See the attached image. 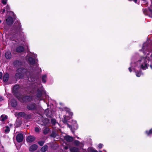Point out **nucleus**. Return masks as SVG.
Segmentation results:
<instances>
[{
	"mask_svg": "<svg viewBox=\"0 0 152 152\" xmlns=\"http://www.w3.org/2000/svg\"><path fill=\"white\" fill-rule=\"evenodd\" d=\"M103 145L102 144H99L98 146V147L99 148H102Z\"/></svg>",
	"mask_w": 152,
	"mask_h": 152,
	"instance_id": "nucleus-40",
	"label": "nucleus"
},
{
	"mask_svg": "<svg viewBox=\"0 0 152 152\" xmlns=\"http://www.w3.org/2000/svg\"><path fill=\"white\" fill-rule=\"evenodd\" d=\"M19 86L18 85H15L12 88V92L16 95V94L18 92L19 88Z\"/></svg>",
	"mask_w": 152,
	"mask_h": 152,
	"instance_id": "nucleus-7",
	"label": "nucleus"
},
{
	"mask_svg": "<svg viewBox=\"0 0 152 152\" xmlns=\"http://www.w3.org/2000/svg\"><path fill=\"white\" fill-rule=\"evenodd\" d=\"M35 131L36 132H39L40 130L39 128L36 127L35 128Z\"/></svg>",
	"mask_w": 152,
	"mask_h": 152,
	"instance_id": "nucleus-36",
	"label": "nucleus"
},
{
	"mask_svg": "<svg viewBox=\"0 0 152 152\" xmlns=\"http://www.w3.org/2000/svg\"><path fill=\"white\" fill-rule=\"evenodd\" d=\"M145 133L148 136L151 135L152 134V129L150 130L149 132L146 131Z\"/></svg>",
	"mask_w": 152,
	"mask_h": 152,
	"instance_id": "nucleus-33",
	"label": "nucleus"
},
{
	"mask_svg": "<svg viewBox=\"0 0 152 152\" xmlns=\"http://www.w3.org/2000/svg\"><path fill=\"white\" fill-rule=\"evenodd\" d=\"M10 129L8 126H6L5 127L4 132L6 133H8L10 131Z\"/></svg>",
	"mask_w": 152,
	"mask_h": 152,
	"instance_id": "nucleus-27",
	"label": "nucleus"
},
{
	"mask_svg": "<svg viewBox=\"0 0 152 152\" xmlns=\"http://www.w3.org/2000/svg\"><path fill=\"white\" fill-rule=\"evenodd\" d=\"M10 7L7 5L6 7V10L7 13L8 14L9 13L10 16L14 17V13L10 11Z\"/></svg>",
	"mask_w": 152,
	"mask_h": 152,
	"instance_id": "nucleus-12",
	"label": "nucleus"
},
{
	"mask_svg": "<svg viewBox=\"0 0 152 152\" xmlns=\"http://www.w3.org/2000/svg\"><path fill=\"white\" fill-rule=\"evenodd\" d=\"M41 83L39 82V84H37V83H35L34 85H33V86L35 85V86L34 87L32 90L31 91V92L32 93H35L37 91V94H36V96L38 98H40L42 95V88H41V90H39L38 88V85H36V84H37L40 86Z\"/></svg>",
	"mask_w": 152,
	"mask_h": 152,
	"instance_id": "nucleus-3",
	"label": "nucleus"
},
{
	"mask_svg": "<svg viewBox=\"0 0 152 152\" xmlns=\"http://www.w3.org/2000/svg\"><path fill=\"white\" fill-rule=\"evenodd\" d=\"M6 10L5 9H4L2 13H4L5 12Z\"/></svg>",
	"mask_w": 152,
	"mask_h": 152,
	"instance_id": "nucleus-45",
	"label": "nucleus"
},
{
	"mask_svg": "<svg viewBox=\"0 0 152 152\" xmlns=\"http://www.w3.org/2000/svg\"><path fill=\"white\" fill-rule=\"evenodd\" d=\"M23 134L20 133L17 135L16 139L17 141L19 142H22L23 140Z\"/></svg>",
	"mask_w": 152,
	"mask_h": 152,
	"instance_id": "nucleus-6",
	"label": "nucleus"
},
{
	"mask_svg": "<svg viewBox=\"0 0 152 152\" xmlns=\"http://www.w3.org/2000/svg\"><path fill=\"white\" fill-rule=\"evenodd\" d=\"M35 139V137L33 136H28L26 138V141L27 142L31 143L34 141Z\"/></svg>",
	"mask_w": 152,
	"mask_h": 152,
	"instance_id": "nucleus-10",
	"label": "nucleus"
},
{
	"mask_svg": "<svg viewBox=\"0 0 152 152\" xmlns=\"http://www.w3.org/2000/svg\"><path fill=\"white\" fill-rule=\"evenodd\" d=\"M25 113L24 112H20L17 114V116L18 118L23 117L24 118Z\"/></svg>",
	"mask_w": 152,
	"mask_h": 152,
	"instance_id": "nucleus-22",
	"label": "nucleus"
},
{
	"mask_svg": "<svg viewBox=\"0 0 152 152\" xmlns=\"http://www.w3.org/2000/svg\"><path fill=\"white\" fill-rule=\"evenodd\" d=\"M51 122L52 124L53 125H55L56 124L59 125V124H58V123L56 122V120L54 119H52L51 120Z\"/></svg>",
	"mask_w": 152,
	"mask_h": 152,
	"instance_id": "nucleus-32",
	"label": "nucleus"
},
{
	"mask_svg": "<svg viewBox=\"0 0 152 152\" xmlns=\"http://www.w3.org/2000/svg\"><path fill=\"white\" fill-rule=\"evenodd\" d=\"M6 21L8 25H12L13 23V18L11 17H9L6 19Z\"/></svg>",
	"mask_w": 152,
	"mask_h": 152,
	"instance_id": "nucleus-9",
	"label": "nucleus"
},
{
	"mask_svg": "<svg viewBox=\"0 0 152 152\" xmlns=\"http://www.w3.org/2000/svg\"><path fill=\"white\" fill-rule=\"evenodd\" d=\"M9 78V74L6 73L4 75L3 77V81L4 82H7Z\"/></svg>",
	"mask_w": 152,
	"mask_h": 152,
	"instance_id": "nucleus-14",
	"label": "nucleus"
},
{
	"mask_svg": "<svg viewBox=\"0 0 152 152\" xmlns=\"http://www.w3.org/2000/svg\"><path fill=\"white\" fill-rule=\"evenodd\" d=\"M47 77V76L46 75H42V83H45L46 82Z\"/></svg>",
	"mask_w": 152,
	"mask_h": 152,
	"instance_id": "nucleus-25",
	"label": "nucleus"
},
{
	"mask_svg": "<svg viewBox=\"0 0 152 152\" xmlns=\"http://www.w3.org/2000/svg\"><path fill=\"white\" fill-rule=\"evenodd\" d=\"M45 142L43 141H41L38 142V144L41 146H42L44 145Z\"/></svg>",
	"mask_w": 152,
	"mask_h": 152,
	"instance_id": "nucleus-35",
	"label": "nucleus"
},
{
	"mask_svg": "<svg viewBox=\"0 0 152 152\" xmlns=\"http://www.w3.org/2000/svg\"><path fill=\"white\" fill-rule=\"evenodd\" d=\"M64 120L65 121H66V116L65 115L64 116Z\"/></svg>",
	"mask_w": 152,
	"mask_h": 152,
	"instance_id": "nucleus-46",
	"label": "nucleus"
},
{
	"mask_svg": "<svg viewBox=\"0 0 152 152\" xmlns=\"http://www.w3.org/2000/svg\"><path fill=\"white\" fill-rule=\"evenodd\" d=\"M136 75L137 77H140L142 74L141 71H137L136 72Z\"/></svg>",
	"mask_w": 152,
	"mask_h": 152,
	"instance_id": "nucleus-31",
	"label": "nucleus"
},
{
	"mask_svg": "<svg viewBox=\"0 0 152 152\" xmlns=\"http://www.w3.org/2000/svg\"><path fill=\"white\" fill-rule=\"evenodd\" d=\"M68 126L69 128H71V129L72 130V132H73V131H72V126H71L69 125V124H68Z\"/></svg>",
	"mask_w": 152,
	"mask_h": 152,
	"instance_id": "nucleus-43",
	"label": "nucleus"
},
{
	"mask_svg": "<svg viewBox=\"0 0 152 152\" xmlns=\"http://www.w3.org/2000/svg\"><path fill=\"white\" fill-rule=\"evenodd\" d=\"M50 131V129L48 127H46L43 130V133L44 134L46 135Z\"/></svg>",
	"mask_w": 152,
	"mask_h": 152,
	"instance_id": "nucleus-23",
	"label": "nucleus"
},
{
	"mask_svg": "<svg viewBox=\"0 0 152 152\" xmlns=\"http://www.w3.org/2000/svg\"><path fill=\"white\" fill-rule=\"evenodd\" d=\"M2 74L1 72H0V78L1 79L2 78Z\"/></svg>",
	"mask_w": 152,
	"mask_h": 152,
	"instance_id": "nucleus-44",
	"label": "nucleus"
},
{
	"mask_svg": "<svg viewBox=\"0 0 152 152\" xmlns=\"http://www.w3.org/2000/svg\"><path fill=\"white\" fill-rule=\"evenodd\" d=\"M145 10L144 11V13L145 14V15H146V14L145 13Z\"/></svg>",
	"mask_w": 152,
	"mask_h": 152,
	"instance_id": "nucleus-50",
	"label": "nucleus"
},
{
	"mask_svg": "<svg viewBox=\"0 0 152 152\" xmlns=\"http://www.w3.org/2000/svg\"><path fill=\"white\" fill-rule=\"evenodd\" d=\"M1 20H0V23H1Z\"/></svg>",
	"mask_w": 152,
	"mask_h": 152,
	"instance_id": "nucleus-52",
	"label": "nucleus"
},
{
	"mask_svg": "<svg viewBox=\"0 0 152 152\" xmlns=\"http://www.w3.org/2000/svg\"><path fill=\"white\" fill-rule=\"evenodd\" d=\"M12 124H10V126H12Z\"/></svg>",
	"mask_w": 152,
	"mask_h": 152,
	"instance_id": "nucleus-55",
	"label": "nucleus"
},
{
	"mask_svg": "<svg viewBox=\"0 0 152 152\" xmlns=\"http://www.w3.org/2000/svg\"><path fill=\"white\" fill-rule=\"evenodd\" d=\"M4 99V98L2 96H0V102H2Z\"/></svg>",
	"mask_w": 152,
	"mask_h": 152,
	"instance_id": "nucleus-41",
	"label": "nucleus"
},
{
	"mask_svg": "<svg viewBox=\"0 0 152 152\" xmlns=\"http://www.w3.org/2000/svg\"><path fill=\"white\" fill-rule=\"evenodd\" d=\"M45 120L46 121V122L45 123H44V125L46 126L48 125V123H49V121H48V119H46Z\"/></svg>",
	"mask_w": 152,
	"mask_h": 152,
	"instance_id": "nucleus-39",
	"label": "nucleus"
},
{
	"mask_svg": "<svg viewBox=\"0 0 152 152\" xmlns=\"http://www.w3.org/2000/svg\"><path fill=\"white\" fill-rule=\"evenodd\" d=\"M70 150L72 152H78L79 149L75 147L70 148Z\"/></svg>",
	"mask_w": 152,
	"mask_h": 152,
	"instance_id": "nucleus-21",
	"label": "nucleus"
},
{
	"mask_svg": "<svg viewBox=\"0 0 152 152\" xmlns=\"http://www.w3.org/2000/svg\"><path fill=\"white\" fill-rule=\"evenodd\" d=\"M7 116L5 115H2L0 118V120L2 121H5L7 118Z\"/></svg>",
	"mask_w": 152,
	"mask_h": 152,
	"instance_id": "nucleus-18",
	"label": "nucleus"
},
{
	"mask_svg": "<svg viewBox=\"0 0 152 152\" xmlns=\"http://www.w3.org/2000/svg\"><path fill=\"white\" fill-rule=\"evenodd\" d=\"M75 144L77 146H79L80 144V143L78 140H75L74 141Z\"/></svg>",
	"mask_w": 152,
	"mask_h": 152,
	"instance_id": "nucleus-34",
	"label": "nucleus"
},
{
	"mask_svg": "<svg viewBox=\"0 0 152 152\" xmlns=\"http://www.w3.org/2000/svg\"><path fill=\"white\" fill-rule=\"evenodd\" d=\"M48 148V146L47 145H45L41 148V151L42 152H45L47 150Z\"/></svg>",
	"mask_w": 152,
	"mask_h": 152,
	"instance_id": "nucleus-24",
	"label": "nucleus"
},
{
	"mask_svg": "<svg viewBox=\"0 0 152 152\" xmlns=\"http://www.w3.org/2000/svg\"><path fill=\"white\" fill-rule=\"evenodd\" d=\"M27 107L28 110H38L37 106L34 103L29 104H28Z\"/></svg>",
	"mask_w": 152,
	"mask_h": 152,
	"instance_id": "nucleus-5",
	"label": "nucleus"
},
{
	"mask_svg": "<svg viewBox=\"0 0 152 152\" xmlns=\"http://www.w3.org/2000/svg\"><path fill=\"white\" fill-rule=\"evenodd\" d=\"M7 1V0H1L2 3L4 4H6Z\"/></svg>",
	"mask_w": 152,
	"mask_h": 152,
	"instance_id": "nucleus-38",
	"label": "nucleus"
},
{
	"mask_svg": "<svg viewBox=\"0 0 152 152\" xmlns=\"http://www.w3.org/2000/svg\"><path fill=\"white\" fill-rule=\"evenodd\" d=\"M77 138L78 139H79V138L78 137H77Z\"/></svg>",
	"mask_w": 152,
	"mask_h": 152,
	"instance_id": "nucleus-53",
	"label": "nucleus"
},
{
	"mask_svg": "<svg viewBox=\"0 0 152 152\" xmlns=\"http://www.w3.org/2000/svg\"><path fill=\"white\" fill-rule=\"evenodd\" d=\"M22 29L21 28V25L19 22H16L13 25L12 28V35L10 37V39L12 41L17 42V37L23 33L22 32Z\"/></svg>",
	"mask_w": 152,
	"mask_h": 152,
	"instance_id": "nucleus-2",
	"label": "nucleus"
},
{
	"mask_svg": "<svg viewBox=\"0 0 152 152\" xmlns=\"http://www.w3.org/2000/svg\"><path fill=\"white\" fill-rule=\"evenodd\" d=\"M31 117V115L30 114H25V115L24 116V118L26 119H29Z\"/></svg>",
	"mask_w": 152,
	"mask_h": 152,
	"instance_id": "nucleus-29",
	"label": "nucleus"
},
{
	"mask_svg": "<svg viewBox=\"0 0 152 152\" xmlns=\"http://www.w3.org/2000/svg\"><path fill=\"white\" fill-rule=\"evenodd\" d=\"M67 113L70 116H72L73 115V113L72 112H71L70 111H68L67 112Z\"/></svg>",
	"mask_w": 152,
	"mask_h": 152,
	"instance_id": "nucleus-37",
	"label": "nucleus"
},
{
	"mask_svg": "<svg viewBox=\"0 0 152 152\" xmlns=\"http://www.w3.org/2000/svg\"><path fill=\"white\" fill-rule=\"evenodd\" d=\"M149 16L151 18H152V5L149 8Z\"/></svg>",
	"mask_w": 152,
	"mask_h": 152,
	"instance_id": "nucleus-28",
	"label": "nucleus"
},
{
	"mask_svg": "<svg viewBox=\"0 0 152 152\" xmlns=\"http://www.w3.org/2000/svg\"><path fill=\"white\" fill-rule=\"evenodd\" d=\"M88 152H98L94 148L91 147L89 148H88Z\"/></svg>",
	"mask_w": 152,
	"mask_h": 152,
	"instance_id": "nucleus-26",
	"label": "nucleus"
},
{
	"mask_svg": "<svg viewBox=\"0 0 152 152\" xmlns=\"http://www.w3.org/2000/svg\"><path fill=\"white\" fill-rule=\"evenodd\" d=\"M64 140L68 142H71L73 141V139L72 137L69 136H66L64 137Z\"/></svg>",
	"mask_w": 152,
	"mask_h": 152,
	"instance_id": "nucleus-16",
	"label": "nucleus"
},
{
	"mask_svg": "<svg viewBox=\"0 0 152 152\" xmlns=\"http://www.w3.org/2000/svg\"><path fill=\"white\" fill-rule=\"evenodd\" d=\"M5 56L7 59H10L11 57V54L10 51H7L5 53Z\"/></svg>",
	"mask_w": 152,
	"mask_h": 152,
	"instance_id": "nucleus-20",
	"label": "nucleus"
},
{
	"mask_svg": "<svg viewBox=\"0 0 152 152\" xmlns=\"http://www.w3.org/2000/svg\"><path fill=\"white\" fill-rule=\"evenodd\" d=\"M20 100H21L20 99V98H19L18 97H17Z\"/></svg>",
	"mask_w": 152,
	"mask_h": 152,
	"instance_id": "nucleus-49",
	"label": "nucleus"
},
{
	"mask_svg": "<svg viewBox=\"0 0 152 152\" xmlns=\"http://www.w3.org/2000/svg\"><path fill=\"white\" fill-rule=\"evenodd\" d=\"M8 102L9 103H10L11 106L13 107H15L17 106V102L14 99H12L10 101L9 100Z\"/></svg>",
	"mask_w": 152,
	"mask_h": 152,
	"instance_id": "nucleus-13",
	"label": "nucleus"
},
{
	"mask_svg": "<svg viewBox=\"0 0 152 152\" xmlns=\"http://www.w3.org/2000/svg\"><path fill=\"white\" fill-rule=\"evenodd\" d=\"M72 122L74 125L73 126V127H74V129H76L77 128V122L75 121H72Z\"/></svg>",
	"mask_w": 152,
	"mask_h": 152,
	"instance_id": "nucleus-30",
	"label": "nucleus"
},
{
	"mask_svg": "<svg viewBox=\"0 0 152 152\" xmlns=\"http://www.w3.org/2000/svg\"><path fill=\"white\" fill-rule=\"evenodd\" d=\"M17 72L15 74V77L17 79H20L23 77L26 76L29 81L33 82L37 80L32 75V74L26 69L20 68L17 71Z\"/></svg>",
	"mask_w": 152,
	"mask_h": 152,
	"instance_id": "nucleus-1",
	"label": "nucleus"
},
{
	"mask_svg": "<svg viewBox=\"0 0 152 152\" xmlns=\"http://www.w3.org/2000/svg\"><path fill=\"white\" fill-rule=\"evenodd\" d=\"M69 147L68 145H67L65 146H64V148L65 150H66L68 149Z\"/></svg>",
	"mask_w": 152,
	"mask_h": 152,
	"instance_id": "nucleus-42",
	"label": "nucleus"
},
{
	"mask_svg": "<svg viewBox=\"0 0 152 152\" xmlns=\"http://www.w3.org/2000/svg\"><path fill=\"white\" fill-rule=\"evenodd\" d=\"M13 64L16 66H18L22 65V63L18 60H16L14 62Z\"/></svg>",
	"mask_w": 152,
	"mask_h": 152,
	"instance_id": "nucleus-19",
	"label": "nucleus"
},
{
	"mask_svg": "<svg viewBox=\"0 0 152 152\" xmlns=\"http://www.w3.org/2000/svg\"><path fill=\"white\" fill-rule=\"evenodd\" d=\"M32 97L29 96H25L23 97L22 101L23 102H29L32 99Z\"/></svg>",
	"mask_w": 152,
	"mask_h": 152,
	"instance_id": "nucleus-11",
	"label": "nucleus"
},
{
	"mask_svg": "<svg viewBox=\"0 0 152 152\" xmlns=\"http://www.w3.org/2000/svg\"><path fill=\"white\" fill-rule=\"evenodd\" d=\"M38 148V146L36 144H34L31 146L29 148V151L30 152H33L36 150Z\"/></svg>",
	"mask_w": 152,
	"mask_h": 152,
	"instance_id": "nucleus-8",
	"label": "nucleus"
},
{
	"mask_svg": "<svg viewBox=\"0 0 152 152\" xmlns=\"http://www.w3.org/2000/svg\"><path fill=\"white\" fill-rule=\"evenodd\" d=\"M24 49L23 47L19 46L16 49V51L17 52L20 53L24 51Z\"/></svg>",
	"mask_w": 152,
	"mask_h": 152,
	"instance_id": "nucleus-17",
	"label": "nucleus"
},
{
	"mask_svg": "<svg viewBox=\"0 0 152 152\" xmlns=\"http://www.w3.org/2000/svg\"><path fill=\"white\" fill-rule=\"evenodd\" d=\"M136 3H137V0H133Z\"/></svg>",
	"mask_w": 152,
	"mask_h": 152,
	"instance_id": "nucleus-48",
	"label": "nucleus"
},
{
	"mask_svg": "<svg viewBox=\"0 0 152 152\" xmlns=\"http://www.w3.org/2000/svg\"><path fill=\"white\" fill-rule=\"evenodd\" d=\"M28 62L31 65H34L36 64V61H38L37 59L36 58L37 55L33 53H31L28 54Z\"/></svg>",
	"mask_w": 152,
	"mask_h": 152,
	"instance_id": "nucleus-4",
	"label": "nucleus"
},
{
	"mask_svg": "<svg viewBox=\"0 0 152 152\" xmlns=\"http://www.w3.org/2000/svg\"><path fill=\"white\" fill-rule=\"evenodd\" d=\"M46 115L48 116V117H49V116H50V115H49L48 114H47V113H46Z\"/></svg>",
	"mask_w": 152,
	"mask_h": 152,
	"instance_id": "nucleus-47",
	"label": "nucleus"
},
{
	"mask_svg": "<svg viewBox=\"0 0 152 152\" xmlns=\"http://www.w3.org/2000/svg\"><path fill=\"white\" fill-rule=\"evenodd\" d=\"M48 110H46L45 112L46 113L47 112V111H48Z\"/></svg>",
	"mask_w": 152,
	"mask_h": 152,
	"instance_id": "nucleus-51",
	"label": "nucleus"
},
{
	"mask_svg": "<svg viewBox=\"0 0 152 152\" xmlns=\"http://www.w3.org/2000/svg\"><path fill=\"white\" fill-rule=\"evenodd\" d=\"M99 152H102V151H99Z\"/></svg>",
	"mask_w": 152,
	"mask_h": 152,
	"instance_id": "nucleus-54",
	"label": "nucleus"
},
{
	"mask_svg": "<svg viewBox=\"0 0 152 152\" xmlns=\"http://www.w3.org/2000/svg\"><path fill=\"white\" fill-rule=\"evenodd\" d=\"M50 137L53 138H55L56 137H57V138L59 137V136L58 135L57 132L56 131H53L52 134L50 135Z\"/></svg>",
	"mask_w": 152,
	"mask_h": 152,
	"instance_id": "nucleus-15",
	"label": "nucleus"
}]
</instances>
